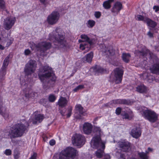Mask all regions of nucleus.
Listing matches in <instances>:
<instances>
[{"mask_svg":"<svg viewBox=\"0 0 159 159\" xmlns=\"http://www.w3.org/2000/svg\"><path fill=\"white\" fill-rule=\"evenodd\" d=\"M94 131L95 135L91 141V146L93 148H98L95 154L98 158H101L103 155L105 148V143L102 142L100 139L102 132L100 127H95Z\"/></svg>","mask_w":159,"mask_h":159,"instance_id":"nucleus-1","label":"nucleus"},{"mask_svg":"<svg viewBox=\"0 0 159 159\" xmlns=\"http://www.w3.org/2000/svg\"><path fill=\"white\" fill-rule=\"evenodd\" d=\"M38 75L41 81L43 83V87L45 89L46 88L47 84L48 86L49 84L54 82L56 80L52 68L47 65L40 67Z\"/></svg>","mask_w":159,"mask_h":159,"instance_id":"nucleus-2","label":"nucleus"},{"mask_svg":"<svg viewBox=\"0 0 159 159\" xmlns=\"http://www.w3.org/2000/svg\"><path fill=\"white\" fill-rule=\"evenodd\" d=\"M65 33L61 29L57 28L55 31L50 33L49 39L53 41L56 48H61L66 45Z\"/></svg>","mask_w":159,"mask_h":159,"instance_id":"nucleus-3","label":"nucleus"},{"mask_svg":"<svg viewBox=\"0 0 159 159\" xmlns=\"http://www.w3.org/2000/svg\"><path fill=\"white\" fill-rule=\"evenodd\" d=\"M29 125L27 123L25 124L20 123L14 125L9 132L11 138H14L22 136Z\"/></svg>","mask_w":159,"mask_h":159,"instance_id":"nucleus-4","label":"nucleus"},{"mask_svg":"<svg viewBox=\"0 0 159 159\" xmlns=\"http://www.w3.org/2000/svg\"><path fill=\"white\" fill-rule=\"evenodd\" d=\"M140 112L143 116L151 123L155 122L158 119V115L153 111L146 107H142Z\"/></svg>","mask_w":159,"mask_h":159,"instance_id":"nucleus-5","label":"nucleus"},{"mask_svg":"<svg viewBox=\"0 0 159 159\" xmlns=\"http://www.w3.org/2000/svg\"><path fill=\"white\" fill-rule=\"evenodd\" d=\"M80 38L82 40H79L80 43L85 41L81 43L80 45V49L82 50H85L86 52L89 51L91 47V45L93 44V41L90 40L87 36L84 34H82L80 36Z\"/></svg>","mask_w":159,"mask_h":159,"instance_id":"nucleus-6","label":"nucleus"},{"mask_svg":"<svg viewBox=\"0 0 159 159\" xmlns=\"http://www.w3.org/2000/svg\"><path fill=\"white\" fill-rule=\"evenodd\" d=\"M76 150L72 147H68L61 152L59 155V159H67L68 157L74 158L77 155Z\"/></svg>","mask_w":159,"mask_h":159,"instance_id":"nucleus-7","label":"nucleus"},{"mask_svg":"<svg viewBox=\"0 0 159 159\" xmlns=\"http://www.w3.org/2000/svg\"><path fill=\"white\" fill-rule=\"evenodd\" d=\"M36 62L32 60H30L26 64L24 71L26 75H30L35 71L37 67Z\"/></svg>","mask_w":159,"mask_h":159,"instance_id":"nucleus-8","label":"nucleus"},{"mask_svg":"<svg viewBox=\"0 0 159 159\" xmlns=\"http://www.w3.org/2000/svg\"><path fill=\"white\" fill-rule=\"evenodd\" d=\"M72 142L75 146L80 147L85 143V137L82 134H75L73 137Z\"/></svg>","mask_w":159,"mask_h":159,"instance_id":"nucleus-9","label":"nucleus"},{"mask_svg":"<svg viewBox=\"0 0 159 159\" xmlns=\"http://www.w3.org/2000/svg\"><path fill=\"white\" fill-rule=\"evenodd\" d=\"M60 17V15L59 12L57 11H54L48 16L47 21L48 24L53 25L57 22Z\"/></svg>","mask_w":159,"mask_h":159,"instance_id":"nucleus-10","label":"nucleus"},{"mask_svg":"<svg viewBox=\"0 0 159 159\" xmlns=\"http://www.w3.org/2000/svg\"><path fill=\"white\" fill-rule=\"evenodd\" d=\"M16 20L15 17L10 16L6 18L3 23L4 28L7 30H10L14 25Z\"/></svg>","mask_w":159,"mask_h":159,"instance_id":"nucleus-11","label":"nucleus"},{"mask_svg":"<svg viewBox=\"0 0 159 159\" xmlns=\"http://www.w3.org/2000/svg\"><path fill=\"white\" fill-rule=\"evenodd\" d=\"M123 72L122 69L116 68L114 70V77L113 80L116 83L119 84L121 82L122 80Z\"/></svg>","mask_w":159,"mask_h":159,"instance_id":"nucleus-12","label":"nucleus"},{"mask_svg":"<svg viewBox=\"0 0 159 159\" xmlns=\"http://www.w3.org/2000/svg\"><path fill=\"white\" fill-rule=\"evenodd\" d=\"M118 146L120 149L123 152L128 151L130 148V143L125 139H122L118 142Z\"/></svg>","mask_w":159,"mask_h":159,"instance_id":"nucleus-13","label":"nucleus"},{"mask_svg":"<svg viewBox=\"0 0 159 159\" xmlns=\"http://www.w3.org/2000/svg\"><path fill=\"white\" fill-rule=\"evenodd\" d=\"M100 47L101 48L102 52L104 55H107L109 57L114 55V51L111 46L107 47L104 44H102L100 45Z\"/></svg>","mask_w":159,"mask_h":159,"instance_id":"nucleus-14","label":"nucleus"},{"mask_svg":"<svg viewBox=\"0 0 159 159\" xmlns=\"http://www.w3.org/2000/svg\"><path fill=\"white\" fill-rule=\"evenodd\" d=\"M10 55H8L4 60L3 66L0 71V78L2 79L6 74V68L8 65Z\"/></svg>","mask_w":159,"mask_h":159,"instance_id":"nucleus-15","label":"nucleus"},{"mask_svg":"<svg viewBox=\"0 0 159 159\" xmlns=\"http://www.w3.org/2000/svg\"><path fill=\"white\" fill-rule=\"evenodd\" d=\"M35 47L38 48L39 50L43 52L47 49H49L51 47V44L50 43L45 42L39 43L36 45L34 43Z\"/></svg>","mask_w":159,"mask_h":159,"instance_id":"nucleus-16","label":"nucleus"},{"mask_svg":"<svg viewBox=\"0 0 159 159\" xmlns=\"http://www.w3.org/2000/svg\"><path fill=\"white\" fill-rule=\"evenodd\" d=\"M122 8V5L121 3L119 2H117L114 4L111 11L114 15L116 16L118 14Z\"/></svg>","mask_w":159,"mask_h":159,"instance_id":"nucleus-17","label":"nucleus"},{"mask_svg":"<svg viewBox=\"0 0 159 159\" xmlns=\"http://www.w3.org/2000/svg\"><path fill=\"white\" fill-rule=\"evenodd\" d=\"M92 129L93 126L91 123L85 122L83 125V130L85 134H90L92 132Z\"/></svg>","mask_w":159,"mask_h":159,"instance_id":"nucleus-18","label":"nucleus"},{"mask_svg":"<svg viewBox=\"0 0 159 159\" xmlns=\"http://www.w3.org/2000/svg\"><path fill=\"white\" fill-rule=\"evenodd\" d=\"M141 132L139 128L135 127L133 128L130 133V135L132 137L136 139L139 138L141 135Z\"/></svg>","mask_w":159,"mask_h":159,"instance_id":"nucleus-19","label":"nucleus"},{"mask_svg":"<svg viewBox=\"0 0 159 159\" xmlns=\"http://www.w3.org/2000/svg\"><path fill=\"white\" fill-rule=\"evenodd\" d=\"M44 118L43 116L41 114H38L37 112L34 113V116L33 120V123L36 124L38 123L41 122Z\"/></svg>","mask_w":159,"mask_h":159,"instance_id":"nucleus-20","label":"nucleus"},{"mask_svg":"<svg viewBox=\"0 0 159 159\" xmlns=\"http://www.w3.org/2000/svg\"><path fill=\"white\" fill-rule=\"evenodd\" d=\"M2 103H0V114L2 115L5 119L8 118L9 114L5 107L2 105Z\"/></svg>","mask_w":159,"mask_h":159,"instance_id":"nucleus-21","label":"nucleus"},{"mask_svg":"<svg viewBox=\"0 0 159 159\" xmlns=\"http://www.w3.org/2000/svg\"><path fill=\"white\" fill-rule=\"evenodd\" d=\"M24 91L25 97L27 98L34 97L35 93L32 92V89L29 88L24 89Z\"/></svg>","mask_w":159,"mask_h":159,"instance_id":"nucleus-22","label":"nucleus"},{"mask_svg":"<svg viewBox=\"0 0 159 159\" xmlns=\"http://www.w3.org/2000/svg\"><path fill=\"white\" fill-rule=\"evenodd\" d=\"M152 73L154 74L159 73V62L152 65L150 68Z\"/></svg>","mask_w":159,"mask_h":159,"instance_id":"nucleus-23","label":"nucleus"},{"mask_svg":"<svg viewBox=\"0 0 159 159\" xmlns=\"http://www.w3.org/2000/svg\"><path fill=\"white\" fill-rule=\"evenodd\" d=\"M136 90L140 93H146L148 89L143 84H141L136 87Z\"/></svg>","mask_w":159,"mask_h":159,"instance_id":"nucleus-24","label":"nucleus"},{"mask_svg":"<svg viewBox=\"0 0 159 159\" xmlns=\"http://www.w3.org/2000/svg\"><path fill=\"white\" fill-rule=\"evenodd\" d=\"M75 109L77 113H79V114L80 117H78L79 118L81 119V117L82 116H84L85 113L83 111V108L80 105H76L75 106Z\"/></svg>","mask_w":159,"mask_h":159,"instance_id":"nucleus-25","label":"nucleus"},{"mask_svg":"<svg viewBox=\"0 0 159 159\" xmlns=\"http://www.w3.org/2000/svg\"><path fill=\"white\" fill-rule=\"evenodd\" d=\"M93 57V53L91 52L88 53L86 56L82 58V61L84 62H90Z\"/></svg>","mask_w":159,"mask_h":159,"instance_id":"nucleus-26","label":"nucleus"},{"mask_svg":"<svg viewBox=\"0 0 159 159\" xmlns=\"http://www.w3.org/2000/svg\"><path fill=\"white\" fill-rule=\"evenodd\" d=\"M67 101L66 99L64 97H61L59 99L58 104L59 106L63 107L65 106L67 104Z\"/></svg>","mask_w":159,"mask_h":159,"instance_id":"nucleus-27","label":"nucleus"},{"mask_svg":"<svg viewBox=\"0 0 159 159\" xmlns=\"http://www.w3.org/2000/svg\"><path fill=\"white\" fill-rule=\"evenodd\" d=\"M91 70H93L96 73H102L104 71V69L98 66H96L91 69Z\"/></svg>","mask_w":159,"mask_h":159,"instance_id":"nucleus-28","label":"nucleus"},{"mask_svg":"<svg viewBox=\"0 0 159 159\" xmlns=\"http://www.w3.org/2000/svg\"><path fill=\"white\" fill-rule=\"evenodd\" d=\"M114 0H107L104 2L103 7L105 9H109L111 7V3L114 2Z\"/></svg>","mask_w":159,"mask_h":159,"instance_id":"nucleus-29","label":"nucleus"},{"mask_svg":"<svg viewBox=\"0 0 159 159\" xmlns=\"http://www.w3.org/2000/svg\"><path fill=\"white\" fill-rule=\"evenodd\" d=\"M145 20H146V23H147L148 26L152 28H154L156 26V23L149 18H148Z\"/></svg>","mask_w":159,"mask_h":159,"instance_id":"nucleus-30","label":"nucleus"},{"mask_svg":"<svg viewBox=\"0 0 159 159\" xmlns=\"http://www.w3.org/2000/svg\"><path fill=\"white\" fill-rule=\"evenodd\" d=\"M122 57L123 61L128 63L130 58V55L129 53H124L122 54Z\"/></svg>","mask_w":159,"mask_h":159,"instance_id":"nucleus-31","label":"nucleus"},{"mask_svg":"<svg viewBox=\"0 0 159 159\" xmlns=\"http://www.w3.org/2000/svg\"><path fill=\"white\" fill-rule=\"evenodd\" d=\"M148 153V152L146 151L145 153L143 152H139L138 154L141 159H149L148 156L147 155Z\"/></svg>","mask_w":159,"mask_h":159,"instance_id":"nucleus-32","label":"nucleus"},{"mask_svg":"<svg viewBox=\"0 0 159 159\" xmlns=\"http://www.w3.org/2000/svg\"><path fill=\"white\" fill-rule=\"evenodd\" d=\"M112 102L115 104H126L127 103V101L125 99H117L113 100Z\"/></svg>","mask_w":159,"mask_h":159,"instance_id":"nucleus-33","label":"nucleus"},{"mask_svg":"<svg viewBox=\"0 0 159 159\" xmlns=\"http://www.w3.org/2000/svg\"><path fill=\"white\" fill-rule=\"evenodd\" d=\"M95 22L93 20H89L86 23L87 26L89 28H92L95 25Z\"/></svg>","mask_w":159,"mask_h":159,"instance_id":"nucleus-34","label":"nucleus"},{"mask_svg":"<svg viewBox=\"0 0 159 159\" xmlns=\"http://www.w3.org/2000/svg\"><path fill=\"white\" fill-rule=\"evenodd\" d=\"M123 118L125 119H130L132 116V113L131 111L125 112L123 115Z\"/></svg>","mask_w":159,"mask_h":159,"instance_id":"nucleus-35","label":"nucleus"},{"mask_svg":"<svg viewBox=\"0 0 159 159\" xmlns=\"http://www.w3.org/2000/svg\"><path fill=\"white\" fill-rule=\"evenodd\" d=\"M146 51L147 52L145 53L144 52H141L139 51H136L135 53L138 55H139L142 56H145L147 55V54L149 52V51L148 50H146Z\"/></svg>","mask_w":159,"mask_h":159,"instance_id":"nucleus-36","label":"nucleus"},{"mask_svg":"<svg viewBox=\"0 0 159 159\" xmlns=\"http://www.w3.org/2000/svg\"><path fill=\"white\" fill-rule=\"evenodd\" d=\"M136 19L138 20L143 21L144 22H146V20L145 19L148 18L147 17H144L143 16L139 15H137L136 16Z\"/></svg>","mask_w":159,"mask_h":159,"instance_id":"nucleus-37","label":"nucleus"},{"mask_svg":"<svg viewBox=\"0 0 159 159\" xmlns=\"http://www.w3.org/2000/svg\"><path fill=\"white\" fill-rule=\"evenodd\" d=\"M84 85H80L77 86L73 89V91L75 92H76L78 91L81 90L83 89Z\"/></svg>","mask_w":159,"mask_h":159,"instance_id":"nucleus-38","label":"nucleus"},{"mask_svg":"<svg viewBox=\"0 0 159 159\" xmlns=\"http://www.w3.org/2000/svg\"><path fill=\"white\" fill-rule=\"evenodd\" d=\"M55 97L53 95L51 94L49 95V101L51 102H54L56 100Z\"/></svg>","mask_w":159,"mask_h":159,"instance_id":"nucleus-39","label":"nucleus"},{"mask_svg":"<svg viewBox=\"0 0 159 159\" xmlns=\"http://www.w3.org/2000/svg\"><path fill=\"white\" fill-rule=\"evenodd\" d=\"M72 110V107H69L67 110V117H70L71 114V111Z\"/></svg>","mask_w":159,"mask_h":159,"instance_id":"nucleus-40","label":"nucleus"},{"mask_svg":"<svg viewBox=\"0 0 159 159\" xmlns=\"http://www.w3.org/2000/svg\"><path fill=\"white\" fill-rule=\"evenodd\" d=\"M4 2L3 0H0V8L4 9L5 8Z\"/></svg>","mask_w":159,"mask_h":159,"instance_id":"nucleus-41","label":"nucleus"},{"mask_svg":"<svg viewBox=\"0 0 159 159\" xmlns=\"http://www.w3.org/2000/svg\"><path fill=\"white\" fill-rule=\"evenodd\" d=\"M40 2L45 7L48 4L47 0H39Z\"/></svg>","mask_w":159,"mask_h":159,"instance_id":"nucleus-42","label":"nucleus"},{"mask_svg":"<svg viewBox=\"0 0 159 159\" xmlns=\"http://www.w3.org/2000/svg\"><path fill=\"white\" fill-rule=\"evenodd\" d=\"M101 15V13L99 11H95L94 14L95 17L97 19L99 18L100 17Z\"/></svg>","mask_w":159,"mask_h":159,"instance_id":"nucleus-43","label":"nucleus"},{"mask_svg":"<svg viewBox=\"0 0 159 159\" xmlns=\"http://www.w3.org/2000/svg\"><path fill=\"white\" fill-rule=\"evenodd\" d=\"M4 153L7 156H9L11 154V151L10 149H7L5 150Z\"/></svg>","mask_w":159,"mask_h":159,"instance_id":"nucleus-44","label":"nucleus"},{"mask_svg":"<svg viewBox=\"0 0 159 159\" xmlns=\"http://www.w3.org/2000/svg\"><path fill=\"white\" fill-rule=\"evenodd\" d=\"M19 153L17 152H15L14 157L15 159H17L19 157Z\"/></svg>","mask_w":159,"mask_h":159,"instance_id":"nucleus-45","label":"nucleus"},{"mask_svg":"<svg viewBox=\"0 0 159 159\" xmlns=\"http://www.w3.org/2000/svg\"><path fill=\"white\" fill-rule=\"evenodd\" d=\"M119 158V159H127L125 155L124 154L122 153L120 154Z\"/></svg>","mask_w":159,"mask_h":159,"instance_id":"nucleus-46","label":"nucleus"},{"mask_svg":"<svg viewBox=\"0 0 159 159\" xmlns=\"http://www.w3.org/2000/svg\"><path fill=\"white\" fill-rule=\"evenodd\" d=\"M37 157V154L35 153H34L33 155L29 158V159H36Z\"/></svg>","mask_w":159,"mask_h":159,"instance_id":"nucleus-47","label":"nucleus"},{"mask_svg":"<svg viewBox=\"0 0 159 159\" xmlns=\"http://www.w3.org/2000/svg\"><path fill=\"white\" fill-rule=\"evenodd\" d=\"M121 111V109L120 107H118L116 108V114L117 115H119Z\"/></svg>","mask_w":159,"mask_h":159,"instance_id":"nucleus-48","label":"nucleus"},{"mask_svg":"<svg viewBox=\"0 0 159 159\" xmlns=\"http://www.w3.org/2000/svg\"><path fill=\"white\" fill-rule=\"evenodd\" d=\"M30 51L28 49H26L24 52L25 54V55H29L30 54Z\"/></svg>","mask_w":159,"mask_h":159,"instance_id":"nucleus-49","label":"nucleus"},{"mask_svg":"<svg viewBox=\"0 0 159 159\" xmlns=\"http://www.w3.org/2000/svg\"><path fill=\"white\" fill-rule=\"evenodd\" d=\"M55 141L53 139H52L49 141V144L51 146H53L55 144Z\"/></svg>","mask_w":159,"mask_h":159,"instance_id":"nucleus-50","label":"nucleus"},{"mask_svg":"<svg viewBox=\"0 0 159 159\" xmlns=\"http://www.w3.org/2000/svg\"><path fill=\"white\" fill-rule=\"evenodd\" d=\"M153 9L156 12H157L159 10V7L157 6H155L153 7Z\"/></svg>","mask_w":159,"mask_h":159,"instance_id":"nucleus-51","label":"nucleus"},{"mask_svg":"<svg viewBox=\"0 0 159 159\" xmlns=\"http://www.w3.org/2000/svg\"><path fill=\"white\" fill-rule=\"evenodd\" d=\"M20 81L21 85L22 87L25 86V87L26 86L25 85H27V84L25 83V82H23V81H21V79H20Z\"/></svg>","mask_w":159,"mask_h":159,"instance_id":"nucleus-52","label":"nucleus"},{"mask_svg":"<svg viewBox=\"0 0 159 159\" xmlns=\"http://www.w3.org/2000/svg\"><path fill=\"white\" fill-rule=\"evenodd\" d=\"M110 157L109 154H106L104 155V159H110Z\"/></svg>","mask_w":159,"mask_h":159,"instance_id":"nucleus-53","label":"nucleus"},{"mask_svg":"<svg viewBox=\"0 0 159 159\" xmlns=\"http://www.w3.org/2000/svg\"><path fill=\"white\" fill-rule=\"evenodd\" d=\"M148 35L150 38H152L153 37V34L150 31H149L148 34Z\"/></svg>","mask_w":159,"mask_h":159,"instance_id":"nucleus-54","label":"nucleus"},{"mask_svg":"<svg viewBox=\"0 0 159 159\" xmlns=\"http://www.w3.org/2000/svg\"><path fill=\"white\" fill-rule=\"evenodd\" d=\"M8 41V42H7V47L9 46L11 44V43H12V40H10V41Z\"/></svg>","mask_w":159,"mask_h":159,"instance_id":"nucleus-55","label":"nucleus"},{"mask_svg":"<svg viewBox=\"0 0 159 159\" xmlns=\"http://www.w3.org/2000/svg\"><path fill=\"white\" fill-rule=\"evenodd\" d=\"M130 159H139V158L136 156L133 157H131Z\"/></svg>","mask_w":159,"mask_h":159,"instance_id":"nucleus-56","label":"nucleus"},{"mask_svg":"<svg viewBox=\"0 0 159 159\" xmlns=\"http://www.w3.org/2000/svg\"><path fill=\"white\" fill-rule=\"evenodd\" d=\"M4 48V47L0 44V49L2 50H3Z\"/></svg>","mask_w":159,"mask_h":159,"instance_id":"nucleus-57","label":"nucleus"},{"mask_svg":"<svg viewBox=\"0 0 159 159\" xmlns=\"http://www.w3.org/2000/svg\"><path fill=\"white\" fill-rule=\"evenodd\" d=\"M148 151H152V149L150 148H148Z\"/></svg>","mask_w":159,"mask_h":159,"instance_id":"nucleus-58","label":"nucleus"},{"mask_svg":"<svg viewBox=\"0 0 159 159\" xmlns=\"http://www.w3.org/2000/svg\"><path fill=\"white\" fill-rule=\"evenodd\" d=\"M157 2L158 3H159V0H157Z\"/></svg>","mask_w":159,"mask_h":159,"instance_id":"nucleus-59","label":"nucleus"},{"mask_svg":"<svg viewBox=\"0 0 159 159\" xmlns=\"http://www.w3.org/2000/svg\"><path fill=\"white\" fill-rule=\"evenodd\" d=\"M107 104H106V106H107Z\"/></svg>","mask_w":159,"mask_h":159,"instance_id":"nucleus-60","label":"nucleus"}]
</instances>
